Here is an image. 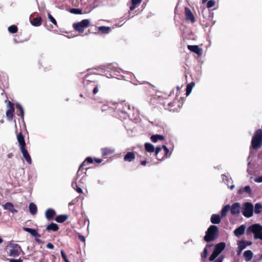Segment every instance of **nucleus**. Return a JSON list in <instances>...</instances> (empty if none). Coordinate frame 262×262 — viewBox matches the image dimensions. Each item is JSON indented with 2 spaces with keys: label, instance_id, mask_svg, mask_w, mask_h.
Masks as SVG:
<instances>
[{
  "label": "nucleus",
  "instance_id": "obj_5",
  "mask_svg": "<svg viewBox=\"0 0 262 262\" xmlns=\"http://www.w3.org/2000/svg\"><path fill=\"white\" fill-rule=\"evenodd\" d=\"M9 255L10 256H18L23 252L20 246L16 244H11L9 246Z\"/></svg>",
  "mask_w": 262,
  "mask_h": 262
},
{
  "label": "nucleus",
  "instance_id": "obj_55",
  "mask_svg": "<svg viewBox=\"0 0 262 262\" xmlns=\"http://www.w3.org/2000/svg\"><path fill=\"white\" fill-rule=\"evenodd\" d=\"M78 186L77 184V183L76 181H73L72 183V187H73V188H74V189H76V188Z\"/></svg>",
  "mask_w": 262,
  "mask_h": 262
},
{
  "label": "nucleus",
  "instance_id": "obj_20",
  "mask_svg": "<svg viewBox=\"0 0 262 262\" xmlns=\"http://www.w3.org/2000/svg\"><path fill=\"white\" fill-rule=\"evenodd\" d=\"M188 49L198 55H200L201 54V49H200L198 46L196 45H188Z\"/></svg>",
  "mask_w": 262,
  "mask_h": 262
},
{
  "label": "nucleus",
  "instance_id": "obj_11",
  "mask_svg": "<svg viewBox=\"0 0 262 262\" xmlns=\"http://www.w3.org/2000/svg\"><path fill=\"white\" fill-rule=\"evenodd\" d=\"M252 244L251 242L241 241L238 244V254H240L242 251L245 249L247 246Z\"/></svg>",
  "mask_w": 262,
  "mask_h": 262
},
{
  "label": "nucleus",
  "instance_id": "obj_9",
  "mask_svg": "<svg viewBox=\"0 0 262 262\" xmlns=\"http://www.w3.org/2000/svg\"><path fill=\"white\" fill-rule=\"evenodd\" d=\"M230 211L232 215H238L240 213L241 207L239 203H235L230 206Z\"/></svg>",
  "mask_w": 262,
  "mask_h": 262
},
{
  "label": "nucleus",
  "instance_id": "obj_60",
  "mask_svg": "<svg viewBox=\"0 0 262 262\" xmlns=\"http://www.w3.org/2000/svg\"><path fill=\"white\" fill-rule=\"evenodd\" d=\"M141 164L142 165H145L146 164V161H143L141 162Z\"/></svg>",
  "mask_w": 262,
  "mask_h": 262
},
{
  "label": "nucleus",
  "instance_id": "obj_52",
  "mask_svg": "<svg viewBox=\"0 0 262 262\" xmlns=\"http://www.w3.org/2000/svg\"><path fill=\"white\" fill-rule=\"evenodd\" d=\"M224 256H221L219 257L216 259L215 260L214 262H222Z\"/></svg>",
  "mask_w": 262,
  "mask_h": 262
},
{
  "label": "nucleus",
  "instance_id": "obj_46",
  "mask_svg": "<svg viewBox=\"0 0 262 262\" xmlns=\"http://www.w3.org/2000/svg\"><path fill=\"white\" fill-rule=\"evenodd\" d=\"M48 18L54 25H56L57 23L56 20L50 13H48Z\"/></svg>",
  "mask_w": 262,
  "mask_h": 262
},
{
  "label": "nucleus",
  "instance_id": "obj_62",
  "mask_svg": "<svg viewBox=\"0 0 262 262\" xmlns=\"http://www.w3.org/2000/svg\"><path fill=\"white\" fill-rule=\"evenodd\" d=\"M3 242V239L0 237V244Z\"/></svg>",
  "mask_w": 262,
  "mask_h": 262
},
{
  "label": "nucleus",
  "instance_id": "obj_4",
  "mask_svg": "<svg viewBox=\"0 0 262 262\" xmlns=\"http://www.w3.org/2000/svg\"><path fill=\"white\" fill-rule=\"evenodd\" d=\"M241 212L245 217H251L253 214V205L249 202L243 203L241 207Z\"/></svg>",
  "mask_w": 262,
  "mask_h": 262
},
{
  "label": "nucleus",
  "instance_id": "obj_41",
  "mask_svg": "<svg viewBox=\"0 0 262 262\" xmlns=\"http://www.w3.org/2000/svg\"><path fill=\"white\" fill-rule=\"evenodd\" d=\"M100 87V84L98 83V84L96 85H94V89L92 90L91 92H92L93 94L94 95L96 94L99 91V88Z\"/></svg>",
  "mask_w": 262,
  "mask_h": 262
},
{
  "label": "nucleus",
  "instance_id": "obj_18",
  "mask_svg": "<svg viewBox=\"0 0 262 262\" xmlns=\"http://www.w3.org/2000/svg\"><path fill=\"white\" fill-rule=\"evenodd\" d=\"M221 217L219 214H213L211 216L210 221L213 224H218L221 222Z\"/></svg>",
  "mask_w": 262,
  "mask_h": 262
},
{
  "label": "nucleus",
  "instance_id": "obj_35",
  "mask_svg": "<svg viewBox=\"0 0 262 262\" xmlns=\"http://www.w3.org/2000/svg\"><path fill=\"white\" fill-rule=\"evenodd\" d=\"M98 30L103 33H108L110 31L111 28L108 27L101 26L99 27Z\"/></svg>",
  "mask_w": 262,
  "mask_h": 262
},
{
  "label": "nucleus",
  "instance_id": "obj_49",
  "mask_svg": "<svg viewBox=\"0 0 262 262\" xmlns=\"http://www.w3.org/2000/svg\"><path fill=\"white\" fill-rule=\"evenodd\" d=\"M255 182L257 183H261L262 182V176L259 177L258 178H255L254 180Z\"/></svg>",
  "mask_w": 262,
  "mask_h": 262
},
{
  "label": "nucleus",
  "instance_id": "obj_33",
  "mask_svg": "<svg viewBox=\"0 0 262 262\" xmlns=\"http://www.w3.org/2000/svg\"><path fill=\"white\" fill-rule=\"evenodd\" d=\"M194 83L193 82H191L187 85L186 93V94L187 96H188L190 94V93L192 91V88L194 86Z\"/></svg>",
  "mask_w": 262,
  "mask_h": 262
},
{
  "label": "nucleus",
  "instance_id": "obj_45",
  "mask_svg": "<svg viewBox=\"0 0 262 262\" xmlns=\"http://www.w3.org/2000/svg\"><path fill=\"white\" fill-rule=\"evenodd\" d=\"M61 254L62 258L64 259L65 262H70V261L68 260V259L67 257V255H66L65 252L63 250L61 251Z\"/></svg>",
  "mask_w": 262,
  "mask_h": 262
},
{
  "label": "nucleus",
  "instance_id": "obj_64",
  "mask_svg": "<svg viewBox=\"0 0 262 262\" xmlns=\"http://www.w3.org/2000/svg\"><path fill=\"white\" fill-rule=\"evenodd\" d=\"M260 258L262 259V254L260 255Z\"/></svg>",
  "mask_w": 262,
  "mask_h": 262
},
{
  "label": "nucleus",
  "instance_id": "obj_10",
  "mask_svg": "<svg viewBox=\"0 0 262 262\" xmlns=\"http://www.w3.org/2000/svg\"><path fill=\"white\" fill-rule=\"evenodd\" d=\"M83 83L87 91L88 92H91L94 89V85H96L98 84V82L85 79L83 81Z\"/></svg>",
  "mask_w": 262,
  "mask_h": 262
},
{
  "label": "nucleus",
  "instance_id": "obj_38",
  "mask_svg": "<svg viewBox=\"0 0 262 262\" xmlns=\"http://www.w3.org/2000/svg\"><path fill=\"white\" fill-rule=\"evenodd\" d=\"M70 12L71 13L75 14H82V10L79 9L72 8L70 10Z\"/></svg>",
  "mask_w": 262,
  "mask_h": 262
},
{
  "label": "nucleus",
  "instance_id": "obj_14",
  "mask_svg": "<svg viewBox=\"0 0 262 262\" xmlns=\"http://www.w3.org/2000/svg\"><path fill=\"white\" fill-rule=\"evenodd\" d=\"M24 158L29 164H31L32 160L27 150L25 148L20 149Z\"/></svg>",
  "mask_w": 262,
  "mask_h": 262
},
{
  "label": "nucleus",
  "instance_id": "obj_21",
  "mask_svg": "<svg viewBox=\"0 0 262 262\" xmlns=\"http://www.w3.org/2000/svg\"><path fill=\"white\" fill-rule=\"evenodd\" d=\"M102 150V155L103 157H106L107 156H109L111 154H112L115 150L114 148H110V147H106L104 148H102L101 149Z\"/></svg>",
  "mask_w": 262,
  "mask_h": 262
},
{
  "label": "nucleus",
  "instance_id": "obj_57",
  "mask_svg": "<svg viewBox=\"0 0 262 262\" xmlns=\"http://www.w3.org/2000/svg\"><path fill=\"white\" fill-rule=\"evenodd\" d=\"M136 5L132 3V6L130 7L129 9L131 11H133L136 8Z\"/></svg>",
  "mask_w": 262,
  "mask_h": 262
},
{
  "label": "nucleus",
  "instance_id": "obj_23",
  "mask_svg": "<svg viewBox=\"0 0 262 262\" xmlns=\"http://www.w3.org/2000/svg\"><path fill=\"white\" fill-rule=\"evenodd\" d=\"M135 158V154L133 152H128L125 155L124 160L125 161L131 162Z\"/></svg>",
  "mask_w": 262,
  "mask_h": 262
},
{
  "label": "nucleus",
  "instance_id": "obj_7",
  "mask_svg": "<svg viewBox=\"0 0 262 262\" xmlns=\"http://www.w3.org/2000/svg\"><path fill=\"white\" fill-rule=\"evenodd\" d=\"M118 110L123 114H129L131 111L130 105L124 102H122L118 104Z\"/></svg>",
  "mask_w": 262,
  "mask_h": 262
},
{
  "label": "nucleus",
  "instance_id": "obj_32",
  "mask_svg": "<svg viewBox=\"0 0 262 262\" xmlns=\"http://www.w3.org/2000/svg\"><path fill=\"white\" fill-rule=\"evenodd\" d=\"M58 229V226L56 224L51 223L47 227V230L48 231L52 230L53 231H56Z\"/></svg>",
  "mask_w": 262,
  "mask_h": 262
},
{
  "label": "nucleus",
  "instance_id": "obj_3",
  "mask_svg": "<svg viewBox=\"0 0 262 262\" xmlns=\"http://www.w3.org/2000/svg\"><path fill=\"white\" fill-rule=\"evenodd\" d=\"M218 232L217 227L215 225H211L206 232L204 240L207 242L214 241L217 237Z\"/></svg>",
  "mask_w": 262,
  "mask_h": 262
},
{
  "label": "nucleus",
  "instance_id": "obj_51",
  "mask_svg": "<svg viewBox=\"0 0 262 262\" xmlns=\"http://www.w3.org/2000/svg\"><path fill=\"white\" fill-rule=\"evenodd\" d=\"M161 149L162 147L160 146L157 147V148H156L155 155L157 156L160 152Z\"/></svg>",
  "mask_w": 262,
  "mask_h": 262
},
{
  "label": "nucleus",
  "instance_id": "obj_63",
  "mask_svg": "<svg viewBox=\"0 0 262 262\" xmlns=\"http://www.w3.org/2000/svg\"><path fill=\"white\" fill-rule=\"evenodd\" d=\"M36 241L37 242H39L40 240L39 239H37L36 238Z\"/></svg>",
  "mask_w": 262,
  "mask_h": 262
},
{
  "label": "nucleus",
  "instance_id": "obj_6",
  "mask_svg": "<svg viewBox=\"0 0 262 262\" xmlns=\"http://www.w3.org/2000/svg\"><path fill=\"white\" fill-rule=\"evenodd\" d=\"M90 25V20L89 19H83L80 22L74 23L73 25L74 29L79 32L82 33L84 29L87 28Z\"/></svg>",
  "mask_w": 262,
  "mask_h": 262
},
{
  "label": "nucleus",
  "instance_id": "obj_24",
  "mask_svg": "<svg viewBox=\"0 0 262 262\" xmlns=\"http://www.w3.org/2000/svg\"><path fill=\"white\" fill-rule=\"evenodd\" d=\"M244 192H246L247 194H250L251 193V189L249 186H246L245 187H241L238 190V193L242 194Z\"/></svg>",
  "mask_w": 262,
  "mask_h": 262
},
{
  "label": "nucleus",
  "instance_id": "obj_58",
  "mask_svg": "<svg viewBox=\"0 0 262 262\" xmlns=\"http://www.w3.org/2000/svg\"><path fill=\"white\" fill-rule=\"evenodd\" d=\"M10 212H12L13 213H15L17 212V211L13 207L12 209L10 210Z\"/></svg>",
  "mask_w": 262,
  "mask_h": 262
},
{
  "label": "nucleus",
  "instance_id": "obj_25",
  "mask_svg": "<svg viewBox=\"0 0 262 262\" xmlns=\"http://www.w3.org/2000/svg\"><path fill=\"white\" fill-rule=\"evenodd\" d=\"M164 139V137L161 135H154L150 137V140L152 142L156 143L159 140H163Z\"/></svg>",
  "mask_w": 262,
  "mask_h": 262
},
{
  "label": "nucleus",
  "instance_id": "obj_34",
  "mask_svg": "<svg viewBox=\"0 0 262 262\" xmlns=\"http://www.w3.org/2000/svg\"><path fill=\"white\" fill-rule=\"evenodd\" d=\"M16 108H17L20 112V116L21 117V118L24 119V109L22 107V106L19 103H16Z\"/></svg>",
  "mask_w": 262,
  "mask_h": 262
},
{
  "label": "nucleus",
  "instance_id": "obj_40",
  "mask_svg": "<svg viewBox=\"0 0 262 262\" xmlns=\"http://www.w3.org/2000/svg\"><path fill=\"white\" fill-rule=\"evenodd\" d=\"M218 256L219 254L214 251L212 254L209 257V260L210 261H212L214 260Z\"/></svg>",
  "mask_w": 262,
  "mask_h": 262
},
{
  "label": "nucleus",
  "instance_id": "obj_47",
  "mask_svg": "<svg viewBox=\"0 0 262 262\" xmlns=\"http://www.w3.org/2000/svg\"><path fill=\"white\" fill-rule=\"evenodd\" d=\"M162 148H163L165 151V155L166 156L167 154L169 152L168 148L165 145H163Z\"/></svg>",
  "mask_w": 262,
  "mask_h": 262
},
{
  "label": "nucleus",
  "instance_id": "obj_30",
  "mask_svg": "<svg viewBox=\"0 0 262 262\" xmlns=\"http://www.w3.org/2000/svg\"><path fill=\"white\" fill-rule=\"evenodd\" d=\"M145 148L146 151L149 152H152L155 150L154 146L149 143H146L145 144Z\"/></svg>",
  "mask_w": 262,
  "mask_h": 262
},
{
  "label": "nucleus",
  "instance_id": "obj_17",
  "mask_svg": "<svg viewBox=\"0 0 262 262\" xmlns=\"http://www.w3.org/2000/svg\"><path fill=\"white\" fill-rule=\"evenodd\" d=\"M56 212L53 209L49 208L48 209L45 213L46 217L48 220H50L53 218V217L55 215Z\"/></svg>",
  "mask_w": 262,
  "mask_h": 262
},
{
  "label": "nucleus",
  "instance_id": "obj_61",
  "mask_svg": "<svg viewBox=\"0 0 262 262\" xmlns=\"http://www.w3.org/2000/svg\"><path fill=\"white\" fill-rule=\"evenodd\" d=\"M234 188V185H232L230 187L231 190H232Z\"/></svg>",
  "mask_w": 262,
  "mask_h": 262
},
{
  "label": "nucleus",
  "instance_id": "obj_43",
  "mask_svg": "<svg viewBox=\"0 0 262 262\" xmlns=\"http://www.w3.org/2000/svg\"><path fill=\"white\" fill-rule=\"evenodd\" d=\"M207 254H208V250L207 249V248H205L204 249V251H203V252L202 254V259L203 260H204L207 256Z\"/></svg>",
  "mask_w": 262,
  "mask_h": 262
},
{
  "label": "nucleus",
  "instance_id": "obj_54",
  "mask_svg": "<svg viewBox=\"0 0 262 262\" xmlns=\"http://www.w3.org/2000/svg\"><path fill=\"white\" fill-rule=\"evenodd\" d=\"M47 247L48 249H52L54 248V245L52 243H49L47 245Z\"/></svg>",
  "mask_w": 262,
  "mask_h": 262
},
{
  "label": "nucleus",
  "instance_id": "obj_12",
  "mask_svg": "<svg viewBox=\"0 0 262 262\" xmlns=\"http://www.w3.org/2000/svg\"><path fill=\"white\" fill-rule=\"evenodd\" d=\"M185 14L186 16V19L187 20L190 21L191 23H194L195 21V18L193 14L191 12L190 9L187 7L185 8Z\"/></svg>",
  "mask_w": 262,
  "mask_h": 262
},
{
  "label": "nucleus",
  "instance_id": "obj_44",
  "mask_svg": "<svg viewBox=\"0 0 262 262\" xmlns=\"http://www.w3.org/2000/svg\"><path fill=\"white\" fill-rule=\"evenodd\" d=\"M223 180L225 182V183H229L230 181H232L231 178H229L227 176L222 174Z\"/></svg>",
  "mask_w": 262,
  "mask_h": 262
},
{
  "label": "nucleus",
  "instance_id": "obj_1",
  "mask_svg": "<svg viewBox=\"0 0 262 262\" xmlns=\"http://www.w3.org/2000/svg\"><path fill=\"white\" fill-rule=\"evenodd\" d=\"M247 234H254V239L262 240V226L259 224H254L250 225L246 230Z\"/></svg>",
  "mask_w": 262,
  "mask_h": 262
},
{
  "label": "nucleus",
  "instance_id": "obj_15",
  "mask_svg": "<svg viewBox=\"0 0 262 262\" xmlns=\"http://www.w3.org/2000/svg\"><path fill=\"white\" fill-rule=\"evenodd\" d=\"M246 226L245 225H242L239 226L238 228H236L234 231V233L235 236L239 237L241 235H243L244 233L245 230Z\"/></svg>",
  "mask_w": 262,
  "mask_h": 262
},
{
  "label": "nucleus",
  "instance_id": "obj_37",
  "mask_svg": "<svg viewBox=\"0 0 262 262\" xmlns=\"http://www.w3.org/2000/svg\"><path fill=\"white\" fill-rule=\"evenodd\" d=\"M4 208L10 211L14 207L13 205L10 202L6 203L4 206Z\"/></svg>",
  "mask_w": 262,
  "mask_h": 262
},
{
  "label": "nucleus",
  "instance_id": "obj_16",
  "mask_svg": "<svg viewBox=\"0 0 262 262\" xmlns=\"http://www.w3.org/2000/svg\"><path fill=\"white\" fill-rule=\"evenodd\" d=\"M23 230L26 232H29L33 236L36 237V238H39L40 237V235L37 232L36 230L24 227L23 228Z\"/></svg>",
  "mask_w": 262,
  "mask_h": 262
},
{
  "label": "nucleus",
  "instance_id": "obj_36",
  "mask_svg": "<svg viewBox=\"0 0 262 262\" xmlns=\"http://www.w3.org/2000/svg\"><path fill=\"white\" fill-rule=\"evenodd\" d=\"M8 30L11 33H15L17 32V27L15 25H12L8 27Z\"/></svg>",
  "mask_w": 262,
  "mask_h": 262
},
{
  "label": "nucleus",
  "instance_id": "obj_59",
  "mask_svg": "<svg viewBox=\"0 0 262 262\" xmlns=\"http://www.w3.org/2000/svg\"><path fill=\"white\" fill-rule=\"evenodd\" d=\"M95 160L97 163H100L102 161L100 159H95Z\"/></svg>",
  "mask_w": 262,
  "mask_h": 262
},
{
  "label": "nucleus",
  "instance_id": "obj_2",
  "mask_svg": "<svg viewBox=\"0 0 262 262\" xmlns=\"http://www.w3.org/2000/svg\"><path fill=\"white\" fill-rule=\"evenodd\" d=\"M262 146V130L257 129L251 140V147L254 149H258Z\"/></svg>",
  "mask_w": 262,
  "mask_h": 262
},
{
  "label": "nucleus",
  "instance_id": "obj_22",
  "mask_svg": "<svg viewBox=\"0 0 262 262\" xmlns=\"http://www.w3.org/2000/svg\"><path fill=\"white\" fill-rule=\"evenodd\" d=\"M253 253L251 250H246L244 252L243 256L246 261H250L253 257Z\"/></svg>",
  "mask_w": 262,
  "mask_h": 262
},
{
  "label": "nucleus",
  "instance_id": "obj_48",
  "mask_svg": "<svg viewBox=\"0 0 262 262\" xmlns=\"http://www.w3.org/2000/svg\"><path fill=\"white\" fill-rule=\"evenodd\" d=\"M9 262H23V260L21 258H19L18 259H10L9 260Z\"/></svg>",
  "mask_w": 262,
  "mask_h": 262
},
{
  "label": "nucleus",
  "instance_id": "obj_50",
  "mask_svg": "<svg viewBox=\"0 0 262 262\" xmlns=\"http://www.w3.org/2000/svg\"><path fill=\"white\" fill-rule=\"evenodd\" d=\"M142 0H132V3L135 5H138L141 2Z\"/></svg>",
  "mask_w": 262,
  "mask_h": 262
},
{
  "label": "nucleus",
  "instance_id": "obj_42",
  "mask_svg": "<svg viewBox=\"0 0 262 262\" xmlns=\"http://www.w3.org/2000/svg\"><path fill=\"white\" fill-rule=\"evenodd\" d=\"M215 1L213 0H210L207 3V7L208 8L213 7L215 5Z\"/></svg>",
  "mask_w": 262,
  "mask_h": 262
},
{
  "label": "nucleus",
  "instance_id": "obj_56",
  "mask_svg": "<svg viewBox=\"0 0 262 262\" xmlns=\"http://www.w3.org/2000/svg\"><path fill=\"white\" fill-rule=\"evenodd\" d=\"M78 237H79V239L81 241H82L83 242H85V237L83 236H82L81 235H79Z\"/></svg>",
  "mask_w": 262,
  "mask_h": 262
},
{
  "label": "nucleus",
  "instance_id": "obj_29",
  "mask_svg": "<svg viewBox=\"0 0 262 262\" xmlns=\"http://www.w3.org/2000/svg\"><path fill=\"white\" fill-rule=\"evenodd\" d=\"M41 18L40 17H37L33 19L31 21V24L34 26H39L41 25Z\"/></svg>",
  "mask_w": 262,
  "mask_h": 262
},
{
  "label": "nucleus",
  "instance_id": "obj_53",
  "mask_svg": "<svg viewBox=\"0 0 262 262\" xmlns=\"http://www.w3.org/2000/svg\"><path fill=\"white\" fill-rule=\"evenodd\" d=\"M75 190L79 193H82L83 192L82 189L79 186H77Z\"/></svg>",
  "mask_w": 262,
  "mask_h": 262
},
{
  "label": "nucleus",
  "instance_id": "obj_28",
  "mask_svg": "<svg viewBox=\"0 0 262 262\" xmlns=\"http://www.w3.org/2000/svg\"><path fill=\"white\" fill-rule=\"evenodd\" d=\"M230 206L229 205H226L221 210V217H224L226 216L228 212L230 210Z\"/></svg>",
  "mask_w": 262,
  "mask_h": 262
},
{
  "label": "nucleus",
  "instance_id": "obj_27",
  "mask_svg": "<svg viewBox=\"0 0 262 262\" xmlns=\"http://www.w3.org/2000/svg\"><path fill=\"white\" fill-rule=\"evenodd\" d=\"M262 211V205L260 203H256L254 208L253 207V212L255 214H259Z\"/></svg>",
  "mask_w": 262,
  "mask_h": 262
},
{
  "label": "nucleus",
  "instance_id": "obj_31",
  "mask_svg": "<svg viewBox=\"0 0 262 262\" xmlns=\"http://www.w3.org/2000/svg\"><path fill=\"white\" fill-rule=\"evenodd\" d=\"M68 219L66 215H59L56 216L55 221L58 223H63L66 221Z\"/></svg>",
  "mask_w": 262,
  "mask_h": 262
},
{
  "label": "nucleus",
  "instance_id": "obj_19",
  "mask_svg": "<svg viewBox=\"0 0 262 262\" xmlns=\"http://www.w3.org/2000/svg\"><path fill=\"white\" fill-rule=\"evenodd\" d=\"M225 246L224 243H220L215 246L214 251L219 255L224 250Z\"/></svg>",
  "mask_w": 262,
  "mask_h": 262
},
{
  "label": "nucleus",
  "instance_id": "obj_8",
  "mask_svg": "<svg viewBox=\"0 0 262 262\" xmlns=\"http://www.w3.org/2000/svg\"><path fill=\"white\" fill-rule=\"evenodd\" d=\"M8 109L6 112V116L9 121H11L13 117L14 107V104L10 101H8Z\"/></svg>",
  "mask_w": 262,
  "mask_h": 262
},
{
  "label": "nucleus",
  "instance_id": "obj_26",
  "mask_svg": "<svg viewBox=\"0 0 262 262\" xmlns=\"http://www.w3.org/2000/svg\"><path fill=\"white\" fill-rule=\"evenodd\" d=\"M29 211L32 214L34 215L37 213V206L33 203H31L29 204Z\"/></svg>",
  "mask_w": 262,
  "mask_h": 262
},
{
  "label": "nucleus",
  "instance_id": "obj_13",
  "mask_svg": "<svg viewBox=\"0 0 262 262\" xmlns=\"http://www.w3.org/2000/svg\"><path fill=\"white\" fill-rule=\"evenodd\" d=\"M17 140L19 144L20 149L25 148L26 143L24 140V137L21 133H19L17 135Z\"/></svg>",
  "mask_w": 262,
  "mask_h": 262
},
{
  "label": "nucleus",
  "instance_id": "obj_39",
  "mask_svg": "<svg viewBox=\"0 0 262 262\" xmlns=\"http://www.w3.org/2000/svg\"><path fill=\"white\" fill-rule=\"evenodd\" d=\"M93 159L91 157H88L86 158V159L85 160V161L81 164L80 167H79V169H80L81 168V167L83 166L85 163H92L93 162Z\"/></svg>",
  "mask_w": 262,
  "mask_h": 262
}]
</instances>
